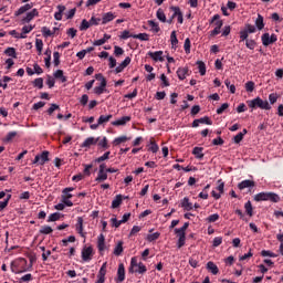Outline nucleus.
<instances>
[{"label": "nucleus", "mask_w": 283, "mask_h": 283, "mask_svg": "<svg viewBox=\"0 0 283 283\" xmlns=\"http://www.w3.org/2000/svg\"><path fill=\"white\" fill-rule=\"evenodd\" d=\"M255 202H263V201H270V202H280V195L275 192H259L253 197Z\"/></svg>", "instance_id": "1"}, {"label": "nucleus", "mask_w": 283, "mask_h": 283, "mask_svg": "<svg viewBox=\"0 0 283 283\" xmlns=\"http://www.w3.org/2000/svg\"><path fill=\"white\" fill-rule=\"evenodd\" d=\"M28 260L24 258L17 259L11 262V271L15 274L25 273L28 271Z\"/></svg>", "instance_id": "2"}, {"label": "nucleus", "mask_w": 283, "mask_h": 283, "mask_svg": "<svg viewBox=\"0 0 283 283\" xmlns=\"http://www.w3.org/2000/svg\"><path fill=\"white\" fill-rule=\"evenodd\" d=\"M128 271L129 273H139V275H144V273H147V266H145L143 262L138 263V259L133 256L130 259V266Z\"/></svg>", "instance_id": "3"}, {"label": "nucleus", "mask_w": 283, "mask_h": 283, "mask_svg": "<svg viewBox=\"0 0 283 283\" xmlns=\"http://www.w3.org/2000/svg\"><path fill=\"white\" fill-rule=\"evenodd\" d=\"M248 106L251 109H255V107L266 111L271 109V104H269V101H263L261 97H255L252 101H248Z\"/></svg>", "instance_id": "4"}, {"label": "nucleus", "mask_w": 283, "mask_h": 283, "mask_svg": "<svg viewBox=\"0 0 283 283\" xmlns=\"http://www.w3.org/2000/svg\"><path fill=\"white\" fill-rule=\"evenodd\" d=\"M214 24V29L210 31V36H218L222 30V25H224V22L220 20V14H214L212 19L210 20V25Z\"/></svg>", "instance_id": "5"}, {"label": "nucleus", "mask_w": 283, "mask_h": 283, "mask_svg": "<svg viewBox=\"0 0 283 283\" xmlns=\"http://www.w3.org/2000/svg\"><path fill=\"white\" fill-rule=\"evenodd\" d=\"M258 32V29H255V25L253 24H245V27L239 32L240 34V43L244 41H249V34H255Z\"/></svg>", "instance_id": "6"}, {"label": "nucleus", "mask_w": 283, "mask_h": 283, "mask_svg": "<svg viewBox=\"0 0 283 283\" xmlns=\"http://www.w3.org/2000/svg\"><path fill=\"white\" fill-rule=\"evenodd\" d=\"M261 41L264 48H269V45H273V43H276L277 35L275 33H272V34L263 33L261 36Z\"/></svg>", "instance_id": "7"}, {"label": "nucleus", "mask_w": 283, "mask_h": 283, "mask_svg": "<svg viewBox=\"0 0 283 283\" xmlns=\"http://www.w3.org/2000/svg\"><path fill=\"white\" fill-rule=\"evenodd\" d=\"M92 258H94V248H92V245L84 247L82 249V260H83V262H92Z\"/></svg>", "instance_id": "8"}, {"label": "nucleus", "mask_w": 283, "mask_h": 283, "mask_svg": "<svg viewBox=\"0 0 283 283\" xmlns=\"http://www.w3.org/2000/svg\"><path fill=\"white\" fill-rule=\"evenodd\" d=\"M46 163H50V151L48 150L42 151L41 155H36L33 160V165H44Z\"/></svg>", "instance_id": "9"}, {"label": "nucleus", "mask_w": 283, "mask_h": 283, "mask_svg": "<svg viewBox=\"0 0 283 283\" xmlns=\"http://www.w3.org/2000/svg\"><path fill=\"white\" fill-rule=\"evenodd\" d=\"M164 52L163 51H156V52H151L149 51L147 53V56H149L150 59H153V61H155L156 63H164L165 62V57L163 56Z\"/></svg>", "instance_id": "10"}, {"label": "nucleus", "mask_w": 283, "mask_h": 283, "mask_svg": "<svg viewBox=\"0 0 283 283\" xmlns=\"http://www.w3.org/2000/svg\"><path fill=\"white\" fill-rule=\"evenodd\" d=\"M83 217H77V221L75 223V231L81 235V238H85L87 235L86 232L83 231Z\"/></svg>", "instance_id": "11"}, {"label": "nucleus", "mask_w": 283, "mask_h": 283, "mask_svg": "<svg viewBox=\"0 0 283 283\" xmlns=\"http://www.w3.org/2000/svg\"><path fill=\"white\" fill-rule=\"evenodd\" d=\"M97 249L99 251V253H103V251H105V249H107V245H105V234L101 233L97 237Z\"/></svg>", "instance_id": "12"}, {"label": "nucleus", "mask_w": 283, "mask_h": 283, "mask_svg": "<svg viewBox=\"0 0 283 283\" xmlns=\"http://www.w3.org/2000/svg\"><path fill=\"white\" fill-rule=\"evenodd\" d=\"M249 187H255V181L245 179L238 184V189H240V191L249 189Z\"/></svg>", "instance_id": "13"}, {"label": "nucleus", "mask_w": 283, "mask_h": 283, "mask_svg": "<svg viewBox=\"0 0 283 283\" xmlns=\"http://www.w3.org/2000/svg\"><path fill=\"white\" fill-rule=\"evenodd\" d=\"M34 17H39V10L36 9L28 12L27 15L22 19V23H30V21H32Z\"/></svg>", "instance_id": "14"}, {"label": "nucleus", "mask_w": 283, "mask_h": 283, "mask_svg": "<svg viewBox=\"0 0 283 283\" xmlns=\"http://www.w3.org/2000/svg\"><path fill=\"white\" fill-rule=\"evenodd\" d=\"M116 19V14L113 12H106L102 17V25H107L111 21H114Z\"/></svg>", "instance_id": "15"}, {"label": "nucleus", "mask_w": 283, "mask_h": 283, "mask_svg": "<svg viewBox=\"0 0 283 283\" xmlns=\"http://www.w3.org/2000/svg\"><path fill=\"white\" fill-rule=\"evenodd\" d=\"M129 63H132V57L127 56V57L115 69V74H120V72H123V70H125V67H127V65H129Z\"/></svg>", "instance_id": "16"}, {"label": "nucleus", "mask_w": 283, "mask_h": 283, "mask_svg": "<svg viewBox=\"0 0 283 283\" xmlns=\"http://www.w3.org/2000/svg\"><path fill=\"white\" fill-rule=\"evenodd\" d=\"M117 282H125V264L120 263L117 270Z\"/></svg>", "instance_id": "17"}, {"label": "nucleus", "mask_w": 283, "mask_h": 283, "mask_svg": "<svg viewBox=\"0 0 283 283\" xmlns=\"http://www.w3.org/2000/svg\"><path fill=\"white\" fill-rule=\"evenodd\" d=\"M106 87H107V80H103L99 86L94 87V94H97V96H101V94L105 92Z\"/></svg>", "instance_id": "18"}, {"label": "nucleus", "mask_w": 283, "mask_h": 283, "mask_svg": "<svg viewBox=\"0 0 283 283\" xmlns=\"http://www.w3.org/2000/svg\"><path fill=\"white\" fill-rule=\"evenodd\" d=\"M254 28L255 30H264V17L262 14H258V18L254 21Z\"/></svg>", "instance_id": "19"}, {"label": "nucleus", "mask_w": 283, "mask_h": 283, "mask_svg": "<svg viewBox=\"0 0 283 283\" xmlns=\"http://www.w3.org/2000/svg\"><path fill=\"white\" fill-rule=\"evenodd\" d=\"M188 74H189V67H179L177 70V76L179 81H185Z\"/></svg>", "instance_id": "20"}, {"label": "nucleus", "mask_w": 283, "mask_h": 283, "mask_svg": "<svg viewBox=\"0 0 283 283\" xmlns=\"http://www.w3.org/2000/svg\"><path fill=\"white\" fill-rule=\"evenodd\" d=\"M129 120H132V116H123L122 118L113 122L112 125H114L115 127H119L123 125H127V123H129Z\"/></svg>", "instance_id": "21"}, {"label": "nucleus", "mask_w": 283, "mask_h": 283, "mask_svg": "<svg viewBox=\"0 0 283 283\" xmlns=\"http://www.w3.org/2000/svg\"><path fill=\"white\" fill-rule=\"evenodd\" d=\"M28 10H32V4L27 3L18 9V11L14 12L15 17H21V14H25Z\"/></svg>", "instance_id": "22"}, {"label": "nucleus", "mask_w": 283, "mask_h": 283, "mask_svg": "<svg viewBox=\"0 0 283 283\" xmlns=\"http://www.w3.org/2000/svg\"><path fill=\"white\" fill-rule=\"evenodd\" d=\"M207 269L210 271V273H212V275H218V273H220V269H218V265H216L213 261H209L207 263Z\"/></svg>", "instance_id": "23"}, {"label": "nucleus", "mask_w": 283, "mask_h": 283, "mask_svg": "<svg viewBox=\"0 0 283 283\" xmlns=\"http://www.w3.org/2000/svg\"><path fill=\"white\" fill-rule=\"evenodd\" d=\"M98 140H101V138L98 137L97 138L88 137L83 142L82 147H92V145H96Z\"/></svg>", "instance_id": "24"}, {"label": "nucleus", "mask_w": 283, "mask_h": 283, "mask_svg": "<svg viewBox=\"0 0 283 283\" xmlns=\"http://www.w3.org/2000/svg\"><path fill=\"white\" fill-rule=\"evenodd\" d=\"M123 205V195H117L112 201V209H118Z\"/></svg>", "instance_id": "25"}, {"label": "nucleus", "mask_w": 283, "mask_h": 283, "mask_svg": "<svg viewBox=\"0 0 283 283\" xmlns=\"http://www.w3.org/2000/svg\"><path fill=\"white\" fill-rule=\"evenodd\" d=\"M107 180V170H98L95 182H105Z\"/></svg>", "instance_id": "26"}, {"label": "nucleus", "mask_w": 283, "mask_h": 283, "mask_svg": "<svg viewBox=\"0 0 283 283\" xmlns=\"http://www.w3.org/2000/svg\"><path fill=\"white\" fill-rule=\"evenodd\" d=\"M205 150V148L202 147H195L192 150V154L196 158H198L199 160H202L205 158V154L202 153Z\"/></svg>", "instance_id": "27"}, {"label": "nucleus", "mask_w": 283, "mask_h": 283, "mask_svg": "<svg viewBox=\"0 0 283 283\" xmlns=\"http://www.w3.org/2000/svg\"><path fill=\"white\" fill-rule=\"evenodd\" d=\"M57 12L54 13L55 21H61L63 19V12H65V6H57Z\"/></svg>", "instance_id": "28"}, {"label": "nucleus", "mask_w": 283, "mask_h": 283, "mask_svg": "<svg viewBox=\"0 0 283 283\" xmlns=\"http://www.w3.org/2000/svg\"><path fill=\"white\" fill-rule=\"evenodd\" d=\"M109 39H112V35L105 33L103 39L94 41L93 45H95V46L105 45V43H107V41H109Z\"/></svg>", "instance_id": "29"}, {"label": "nucleus", "mask_w": 283, "mask_h": 283, "mask_svg": "<svg viewBox=\"0 0 283 283\" xmlns=\"http://www.w3.org/2000/svg\"><path fill=\"white\" fill-rule=\"evenodd\" d=\"M181 207L185 209V211H191L193 209V203H191L189 199L185 197L181 201Z\"/></svg>", "instance_id": "30"}, {"label": "nucleus", "mask_w": 283, "mask_h": 283, "mask_svg": "<svg viewBox=\"0 0 283 283\" xmlns=\"http://www.w3.org/2000/svg\"><path fill=\"white\" fill-rule=\"evenodd\" d=\"M113 115H101L97 119V125H105L112 120Z\"/></svg>", "instance_id": "31"}, {"label": "nucleus", "mask_w": 283, "mask_h": 283, "mask_svg": "<svg viewBox=\"0 0 283 283\" xmlns=\"http://www.w3.org/2000/svg\"><path fill=\"white\" fill-rule=\"evenodd\" d=\"M187 229H189V222L184 223V226L179 229H175V233H177V235L187 237V233L185 232Z\"/></svg>", "instance_id": "32"}, {"label": "nucleus", "mask_w": 283, "mask_h": 283, "mask_svg": "<svg viewBox=\"0 0 283 283\" xmlns=\"http://www.w3.org/2000/svg\"><path fill=\"white\" fill-rule=\"evenodd\" d=\"M127 140H132V138L127 137V136H120V137H116L114 140H113V145L115 147H117V145H120L123 143H127Z\"/></svg>", "instance_id": "33"}, {"label": "nucleus", "mask_w": 283, "mask_h": 283, "mask_svg": "<svg viewBox=\"0 0 283 283\" xmlns=\"http://www.w3.org/2000/svg\"><path fill=\"white\" fill-rule=\"evenodd\" d=\"M156 17L161 23H167V15L163 9H158L156 12Z\"/></svg>", "instance_id": "34"}, {"label": "nucleus", "mask_w": 283, "mask_h": 283, "mask_svg": "<svg viewBox=\"0 0 283 283\" xmlns=\"http://www.w3.org/2000/svg\"><path fill=\"white\" fill-rule=\"evenodd\" d=\"M72 191H74V188H72V187H69V188H64L63 189V191H62V199H71V198H73V196H72V193H70V192H72Z\"/></svg>", "instance_id": "35"}, {"label": "nucleus", "mask_w": 283, "mask_h": 283, "mask_svg": "<svg viewBox=\"0 0 283 283\" xmlns=\"http://www.w3.org/2000/svg\"><path fill=\"white\" fill-rule=\"evenodd\" d=\"M53 229L50 226H42L39 233H41V235H50V233H53Z\"/></svg>", "instance_id": "36"}, {"label": "nucleus", "mask_w": 283, "mask_h": 283, "mask_svg": "<svg viewBox=\"0 0 283 283\" xmlns=\"http://www.w3.org/2000/svg\"><path fill=\"white\" fill-rule=\"evenodd\" d=\"M197 65H198V69H199V74L201 76H205V74H207V65L205 64V62L197 61Z\"/></svg>", "instance_id": "37"}, {"label": "nucleus", "mask_w": 283, "mask_h": 283, "mask_svg": "<svg viewBox=\"0 0 283 283\" xmlns=\"http://www.w3.org/2000/svg\"><path fill=\"white\" fill-rule=\"evenodd\" d=\"M61 218H62V216L60 212H54L49 216V219L46 220V222H56V221L61 220Z\"/></svg>", "instance_id": "38"}, {"label": "nucleus", "mask_w": 283, "mask_h": 283, "mask_svg": "<svg viewBox=\"0 0 283 283\" xmlns=\"http://www.w3.org/2000/svg\"><path fill=\"white\" fill-rule=\"evenodd\" d=\"M244 209H245V213H247L250 218H253V205H251V201L245 202Z\"/></svg>", "instance_id": "39"}, {"label": "nucleus", "mask_w": 283, "mask_h": 283, "mask_svg": "<svg viewBox=\"0 0 283 283\" xmlns=\"http://www.w3.org/2000/svg\"><path fill=\"white\" fill-rule=\"evenodd\" d=\"M170 42H171L172 49L176 50V48H178V36L176 35V31L171 32Z\"/></svg>", "instance_id": "40"}, {"label": "nucleus", "mask_w": 283, "mask_h": 283, "mask_svg": "<svg viewBox=\"0 0 283 283\" xmlns=\"http://www.w3.org/2000/svg\"><path fill=\"white\" fill-rule=\"evenodd\" d=\"M17 134H18L17 132H9L3 139V143H12V140L17 138Z\"/></svg>", "instance_id": "41"}, {"label": "nucleus", "mask_w": 283, "mask_h": 283, "mask_svg": "<svg viewBox=\"0 0 283 283\" xmlns=\"http://www.w3.org/2000/svg\"><path fill=\"white\" fill-rule=\"evenodd\" d=\"M35 48H36L39 56H41V54L43 52V40L36 39L35 40Z\"/></svg>", "instance_id": "42"}, {"label": "nucleus", "mask_w": 283, "mask_h": 283, "mask_svg": "<svg viewBox=\"0 0 283 283\" xmlns=\"http://www.w3.org/2000/svg\"><path fill=\"white\" fill-rule=\"evenodd\" d=\"M94 167V165L92 164H84V170H83V176H92V168Z\"/></svg>", "instance_id": "43"}, {"label": "nucleus", "mask_w": 283, "mask_h": 283, "mask_svg": "<svg viewBox=\"0 0 283 283\" xmlns=\"http://www.w3.org/2000/svg\"><path fill=\"white\" fill-rule=\"evenodd\" d=\"M184 50L186 54H191V40L189 38L185 40Z\"/></svg>", "instance_id": "44"}, {"label": "nucleus", "mask_w": 283, "mask_h": 283, "mask_svg": "<svg viewBox=\"0 0 283 283\" xmlns=\"http://www.w3.org/2000/svg\"><path fill=\"white\" fill-rule=\"evenodd\" d=\"M256 45H258V42H255V40H252V39L245 40V46L248 48V50H255Z\"/></svg>", "instance_id": "45"}, {"label": "nucleus", "mask_w": 283, "mask_h": 283, "mask_svg": "<svg viewBox=\"0 0 283 283\" xmlns=\"http://www.w3.org/2000/svg\"><path fill=\"white\" fill-rule=\"evenodd\" d=\"M4 54H7V56H11L12 59H17V49L8 48L6 49Z\"/></svg>", "instance_id": "46"}, {"label": "nucleus", "mask_w": 283, "mask_h": 283, "mask_svg": "<svg viewBox=\"0 0 283 283\" xmlns=\"http://www.w3.org/2000/svg\"><path fill=\"white\" fill-rule=\"evenodd\" d=\"M92 27L91 22L87 21L86 19L82 20V23L80 25V30L81 32L85 31V30H90V28Z\"/></svg>", "instance_id": "47"}, {"label": "nucleus", "mask_w": 283, "mask_h": 283, "mask_svg": "<svg viewBox=\"0 0 283 283\" xmlns=\"http://www.w3.org/2000/svg\"><path fill=\"white\" fill-rule=\"evenodd\" d=\"M119 39H122L123 41H127V39H134V34H132L128 30H125L119 35Z\"/></svg>", "instance_id": "48"}, {"label": "nucleus", "mask_w": 283, "mask_h": 283, "mask_svg": "<svg viewBox=\"0 0 283 283\" xmlns=\"http://www.w3.org/2000/svg\"><path fill=\"white\" fill-rule=\"evenodd\" d=\"M105 275H107V262L101 266L97 277H105Z\"/></svg>", "instance_id": "49"}, {"label": "nucleus", "mask_w": 283, "mask_h": 283, "mask_svg": "<svg viewBox=\"0 0 283 283\" xmlns=\"http://www.w3.org/2000/svg\"><path fill=\"white\" fill-rule=\"evenodd\" d=\"M133 39H139V41H149V34L147 33L134 34Z\"/></svg>", "instance_id": "50"}, {"label": "nucleus", "mask_w": 283, "mask_h": 283, "mask_svg": "<svg viewBox=\"0 0 283 283\" xmlns=\"http://www.w3.org/2000/svg\"><path fill=\"white\" fill-rule=\"evenodd\" d=\"M112 151H106L103 156L95 159V163H104V160H109Z\"/></svg>", "instance_id": "51"}, {"label": "nucleus", "mask_w": 283, "mask_h": 283, "mask_svg": "<svg viewBox=\"0 0 283 283\" xmlns=\"http://www.w3.org/2000/svg\"><path fill=\"white\" fill-rule=\"evenodd\" d=\"M198 120L201 125H213V122L211 120V118H209V116L201 117Z\"/></svg>", "instance_id": "52"}, {"label": "nucleus", "mask_w": 283, "mask_h": 283, "mask_svg": "<svg viewBox=\"0 0 283 283\" xmlns=\"http://www.w3.org/2000/svg\"><path fill=\"white\" fill-rule=\"evenodd\" d=\"M123 253V241H119L114 249V255H120Z\"/></svg>", "instance_id": "53"}, {"label": "nucleus", "mask_w": 283, "mask_h": 283, "mask_svg": "<svg viewBox=\"0 0 283 283\" xmlns=\"http://www.w3.org/2000/svg\"><path fill=\"white\" fill-rule=\"evenodd\" d=\"M206 220L209 223L218 222V220H220V214L218 213L210 214Z\"/></svg>", "instance_id": "54"}, {"label": "nucleus", "mask_w": 283, "mask_h": 283, "mask_svg": "<svg viewBox=\"0 0 283 283\" xmlns=\"http://www.w3.org/2000/svg\"><path fill=\"white\" fill-rule=\"evenodd\" d=\"M198 256L196 255H192L190 259H189V264L190 266H192V269H198Z\"/></svg>", "instance_id": "55"}, {"label": "nucleus", "mask_w": 283, "mask_h": 283, "mask_svg": "<svg viewBox=\"0 0 283 283\" xmlns=\"http://www.w3.org/2000/svg\"><path fill=\"white\" fill-rule=\"evenodd\" d=\"M169 10L171 11V12H174L172 13V15H171V18L172 19H176V17H178L182 11H180V7H170L169 8Z\"/></svg>", "instance_id": "56"}, {"label": "nucleus", "mask_w": 283, "mask_h": 283, "mask_svg": "<svg viewBox=\"0 0 283 283\" xmlns=\"http://www.w3.org/2000/svg\"><path fill=\"white\" fill-rule=\"evenodd\" d=\"M42 34L45 39H48V36H53L54 32H52V30H50L48 27H43Z\"/></svg>", "instance_id": "57"}, {"label": "nucleus", "mask_w": 283, "mask_h": 283, "mask_svg": "<svg viewBox=\"0 0 283 283\" xmlns=\"http://www.w3.org/2000/svg\"><path fill=\"white\" fill-rule=\"evenodd\" d=\"M34 87H38L39 90H43V78L38 77L33 81Z\"/></svg>", "instance_id": "58"}, {"label": "nucleus", "mask_w": 283, "mask_h": 283, "mask_svg": "<svg viewBox=\"0 0 283 283\" xmlns=\"http://www.w3.org/2000/svg\"><path fill=\"white\" fill-rule=\"evenodd\" d=\"M158 238H160V233L159 232H155L153 234H148L147 235L148 242H156V240H158Z\"/></svg>", "instance_id": "59"}, {"label": "nucleus", "mask_w": 283, "mask_h": 283, "mask_svg": "<svg viewBox=\"0 0 283 283\" xmlns=\"http://www.w3.org/2000/svg\"><path fill=\"white\" fill-rule=\"evenodd\" d=\"M148 25L154 30V32H160V27L158 25V22L149 20Z\"/></svg>", "instance_id": "60"}, {"label": "nucleus", "mask_w": 283, "mask_h": 283, "mask_svg": "<svg viewBox=\"0 0 283 283\" xmlns=\"http://www.w3.org/2000/svg\"><path fill=\"white\" fill-rule=\"evenodd\" d=\"M114 54H115V56H123L125 54V50H123V48H120L118 45H115Z\"/></svg>", "instance_id": "61"}, {"label": "nucleus", "mask_w": 283, "mask_h": 283, "mask_svg": "<svg viewBox=\"0 0 283 283\" xmlns=\"http://www.w3.org/2000/svg\"><path fill=\"white\" fill-rule=\"evenodd\" d=\"M32 274H25L19 279L18 283L32 282Z\"/></svg>", "instance_id": "62"}, {"label": "nucleus", "mask_w": 283, "mask_h": 283, "mask_svg": "<svg viewBox=\"0 0 283 283\" xmlns=\"http://www.w3.org/2000/svg\"><path fill=\"white\" fill-rule=\"evenodd\" d=\"M255 90V82L249 81L245 83V91L247 92H253Z\"/></svg>", "instance_id": "63"}, {"label": "nucleus", "mask_w": 283, "mask_h": 283, "mask_svg": "<svg viewBox=\"0 0 283 283\" xmlns=\"http://www.w3.org/2000/svg\"><path fill=\"white\" fill-rule=\"evenodd\" d=\"M277 98H279L277 93H271L269 95L270 104L275 105V103H277Z\"/></svg>", "instance_id": "64"}]
</instances>
